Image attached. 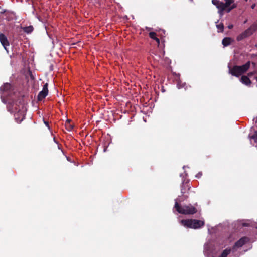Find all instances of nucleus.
I'll return each instance as SVG.
<instances>
[{"instance_id":"nucleus-1","label":"nucleus","mask_w":257,"mask_h":257,"mask_svg":"<svg viewBox=\"0 0 257 257\" xmlns=\"http://www.w3.org/2000/svg\"><path fill=\"white\" fill-rule=\"evenodd\" d=\"M250 66V61L247 62L245 64L241 66L234 65L232 67L229 66V73L232 76L238 77L246 72L249 68Z\"/></svg>"},{"instance_id":"nucleus-2","label":"nucleus","mask_w":257,"mask_h":257,"mask_svg":"<svg viewBox=\"0 0 257 257\" xmlns=\"http://www.w3.org/2000/svg\"><path fill=\"white\" fill-rule=\"evenodd\" d=\"M175 208L178 213L184 215H193L197 212V209L191 204L181 206L177 202H175Z\"/></svg>"},{"instance_id":"nucleus-3","label":"nucleus","mask_w":257,"mask_h":257,"mask_svg":"<svg viewBox=\"0 0 257 257\" xmlns=\"http://www.w3.org/2000/svg\"><path fill=\"white\" fill-rule=\"evenodd\" d=\"M181 224L185 227L197 229L204 225V222L196 219H183L180 221Z\"/></svg>"},{"instance_id":"nucleus-4","label":"nucleus","mask_w":257,"mask_h":257,"mask_svg":"<svg viewBox=\"0 0 257 257\" xmlns=\"http://www.w3.org/2000/svg\"><path fill=\"white\" fill-rule=\"evenodd\" d=\"M235 0H224L225 3L219 0H212V3L218 9V13L222 15L223 12L229 8V6L234 2Z\"/></svg>"},{"instance_id":"nucleus-5","label":"nucleus","mask_w":257,"mask_h":257,"mask_svg":"<svg viewBox=\"0 0 257 257\" xmlns=\"http://www.w3.org/2000/svg\"><path fill=\"white\" fill-rule=\"evenodd\" d=\"M257 30V21L253 23L248 29L245 30L242 33L238 35L236 37L237 41H240L244 39L251 36L254 32Z\"/></svg>"},{"instance_id":"nucleus-6","label":"nucleus","mask_w":257,"mask_h":257,"mask_svg":"<svg viewBox=\"0 0 257 257\" xmlns=\"http://www.w3.org/2000/svg\"><path fill=\"white\" fill-rule=\"evenodd\" d=\"M48 83H46L43 85V89L41 91L37 96V100L39 101H42L43 99H44L48 94Z\"/></svg>"},{"instance_id":"nucleus-7","label":"nucleus","mask_w":257,"mask_h":257,"mask_svg":"<svg viewBox=\"0 0 257 257\" xmlns=\"http://www.w3.org/2000/svg\"><path fill=\"white\" fill-rule=\"evenodd\" d=\"M249 241V239L247 237H242L239 240L235 242L233 247L239 248L242 247L245 243Z\"/></svg>"},{"instance_id":"nucleus-8","label":"nucleus","mask_w":257,"mask_h":257,"mask_svg":"<svg viewBox=\"0 0 257 257\" xmlns=\"http://www.w3.org/2000/svg\"><path fill=\"white\" fill-rule=\"evenodd\" d=\"M0 42L4 48L6 50L7 46L10 44L7 37L3 33H0Z\"/></svg>"},{"instance_id":"nucleus-9","label":"nucleus","mask_w":257,"mask_h":257,"mask_svg":"<svg viewBox=\"0 0 257 257\" xmlns=\"http://www.w3.org/2000/svg\"><path fill=\"white\" fill-rule=\"evenodd\" d=\"M234 42V40L230 37H225L222 41V44L224 47H227Z\"/></svg>"},{"instance_id":"nucleus-10","label":"nucleus","mask_w":257,"mask_h":257,"mask_svg":"<svg viewBox=\"0 0 257 257\" xmlns=\"http://www.w3.org/2000/svg\"><path fill=\"white\" fill-rule=\"evenodd\" d=\"M240 81L244 84L247 86H250L251 84V81L249 78L246 76H242L241 77Z\"/></svg>"},{"instance_id":"nucleus-11","label":"nucleus","mask_w":257,"mask_h":257,"mask_svg":"<svg viewBox=\"0 0 257 257\" xmlns=\"http://www.w3.org/2000/svg\"><path fill=\"white\" fill-rule=\"evenodd\" d=\"M11 84L10 83H6L1 86V91L3 92H8L11 89Z\"/></svg>"},{"instance_id":"nucleus-12","label":"nucleus","mask_w":257,"mask_h":257,"mask_svg":"<svg viewBox=\"0 0 257 257\" xmlns=\"http://www.w3.org/2000/svg\"><path fill=\"white\" fill-rule=\"evenodd\" d=\"M156 33L154 32H151L149 33V37L154 40L155 41H156L157 42V43L159 44H160V40L158 38H157L156 37Z\"/></svg>"},{"instance_id":"nucleus-13","label":"nucleus","mask_w":257,"mask_h":257,"mask_svg":"<svg viewBox=\"0 0 257 257\" xmlns=\"http://www.w3.org/2000/svg\"><path fill=\"white\" fill-rule=\"evenodd\" d=\"M186 187H187L188 190L190 189V187H189V185L188 184V182H186V183L183 182V185L182 186V188H181V193L182 194H184L185 193Z\"/></svg>"},{"instance_id":"nucleus-14","label":"nucleus","mask_w":257,"mask_h":257,"mask_svg":"<svg viewBox=\"0 0 257 257\" xmlns=\"http://www.w3.org/2000/svg\"><path fill=\"white\" fill-rule=\"evenodd\" d=\"M33 29L34 28L32 26L25 27L23 28L24 31L27 33H31L33 31Z\"/></svg>"},{"instance_id":"nucleus-15","label":"nucleus","mask_w":257,"mask_h":257,"mask_svg":"<svg viewBox=\"0 0 257 257\" xmlns=\"http://www.w3.org/2000/svg\"><path fill=\"white\" fill-rule=\"evenodd\" d=\"M237 7V4L234 3V2L230 6L229 8H228L227 9V13H229L232 9H235Z\"/></svg>"},{"instance_id":"nucleus-16","label":"nucleus","mask_w":257,"mask_h":257,"mask_svg":"<svg viewBox=\"0 0 257 257\" xmlns=\"http://www.w3.org/2000/svg\"><path fill=\"white\" fill-rule=\"evenodd\" d=\"M216 26L217 29L219 30L221 32H222L223 31L224 25L222 23L217 25Z\"/></svg>"},{"instance_id":"nucleus-17","label":"nucleus","mask_w":257,"mask_h":257,"mask_svg":"<svg viewBox=\"0 0 257 257\" xmlns=\"http://www.w3.org/2000/svg\"><path fill=\"white\" fill-rule=\"evenodd\" d=\"M250 138L251 139H253L254 140V142L255 143H257V132H255L253 134V135H252L251 137H250Z\"/></svg>"},{"instance_id":"nucleus-18","label":"nucleus","mask_w":257,"mask_h":257,"mask_svg":"<svg viewBox=\"0 0 257 257\" xmlns=\"http://www.w3.org/2000/svg\"><path fill=\"white\" fill-rule=\"evenodd\" d=\"M202 175V172H199L198 173H197L196 175V177L197 178H199L201 177V176Z\"/></svg>"},{"instance_id":"nucleus-19","label":"nucleus","mask_w":257,"mask_h":257,"mask_svg":"<svg viewBox=\"0 0 257 257\" xmlns=\"http://www.w3.org/2000/svg\"><path fill=\"white\" fill-rule=\"evenodd\" d=\"M73 126L72 125L70 124L69 125L68 128H67V130L68 131H71L72 130V128H73Z\"/></svg>"},{"instance_id":"nucleus-20","label":"nucleus","mask_w":257,"mask_h":257,"mask_svg":"<svg viewBox=\"0 0 257 257\" xmlns=\"http://www.w3.org/2000/svg\"><path fill=\"white\" fill-rule=\"evenodd\" d=\"M44 123L49 128H50L49 127V123H48V121H44Z\"/></svg>"},{"instance_id":"nucleus-21","label":"nucleus","mask_w":257,"mask_h":257,"mask_svg":"<svg viewBox=\"0 0 257 257\" xmlns=\"http://www.w3.org/2000/svg\"><path fill=\"white\" fill-rule=\"evenodd\" d=\"M249 224L246 223H242V226H248Z\"/></svg>"},{"instance_id":"nucleus-22","label":"nucleus","mask_w":257,"mask_h":257,"mask_svg":"<svg viewBox=\"0 0 257 257\" xmlns=\"http://www.w3.org/2000/svg\"><path fill=\"white\" fill-rule=\"evenodd\" d=\"M252 75H253V72H250V73H249L248 74V75L249 76H252Z\"/></svg>"},{"instance_id":"nucleus-23","label":"nucleus","mask_w":257,"mask_h":257,"mask_svg":"<svg viewBox=\"0 0 257 257\" xmlns=\"http://www.w3.org/2000/svg\"><path fill=\"white\" fill-rule=\"evenodd\" d=\"M232 27H233V25H230V26H228V28H229V29H231Z\"/></svg>"},{"instance_id":"nucleus-24","label":"nucleus","mask_w":257,"mask_h":257,"mask_svg":"<svg viewBox=\"0 0 257 257\" xmlns=\"http://www.w3.org/2000/svg\"><path fill=\"white\" fill-rule=\"evenodd\" d=\"M177 86H178V88H180V87L179 86V84H177Z\"/></svg>"},{"instance_id":"nucleus-25","label":"nucleus","mask_w":257,"mask_h":257,"mask_svg":"<svg viewBox=\"0 0 257 257\" xmlns=\"http://www.w3.org/2000/svg\"><path fill=\"white\" fill-rule=\"evenodd\" d=\"M245 1H247V0H244Z\"/></svg>"},{"instance_id":"nucleus-26","label":"nucleus","mask_w":257,"mask_h":257,"mask_svg":"<svg viewBox=\"0 0 257 257\" xmlns=\"http://www.w3.org/2000/svg\"><path fill=\"white\" fill-rule=\"evenodd\" d=\"M191 1H192L193 0H190Z\"/></svg>"},{"instance_id":"nucleus-27","label":"nucleus","mask_w":257,"mask_h":257,"mask_svg":"<svg viewBox=\"0 0 257 257\" xmlns=\"http://www.w3.org/2000/svg\"><path fill=\"white\" fill-rule=\"evenodd\" d=\"M256 228H257V227H256Z\"/></svg>"}]
</instances>
